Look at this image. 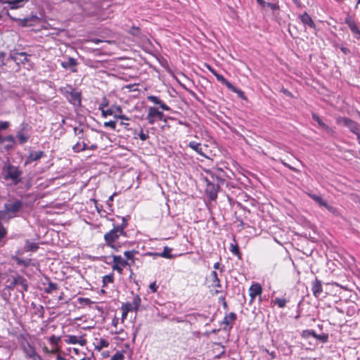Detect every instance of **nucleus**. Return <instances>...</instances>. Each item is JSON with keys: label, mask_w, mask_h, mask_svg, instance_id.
Listing matches in <instances>:
<instances>
[{"label": "nucleus", "mask_w": 360, "mask_h": 360, "mask_svg": "<svg viewBox=\"0 0 360 360\" xmlns=\"http://www.w3.org/2000/svg\"><path fill=\"white\" fill-rule=\"evenodd\" d=\"M25 203L15 197L10 198L4 205V210H0V221H8L19 216Z\"/></svg>", "instance_id": "f257e3e1"}, {"label": "nucleus", "mask_w": 360, "mask_h": 360, "mask_svg": "<svg viewBox=\"0 0 360 360\" xmlns=\"http://www.w3.org/2000/svg\"><path fill=\"white\" fill-rule=\"evenodd\" d=\"M122 221L123 222L121 225L115 226L113 229L106 233L104 236L107 245L115 249L116 251H118V248L120 247L116 245V243L120 236L124 233V229L127 226V223L124 218H122Z\"/></svg>", "instance_id": "f03ea898"}, {"label": "nucleus", "mask_w": 360, "mask_h": 360, "mask_svg": "<svg viewBox=\"0 0 360 360\" xmlns=\"http://www.w3.org/2000/svg\"><path fill=\"white\" fill-rule=\"evenodd\" d=\"M4 180H11L12 184L17 185L22 181V172L18 167L8 162L4 165L2 169Z\"/></svg>", "instance_id": "7ed1b4c3"}, {"label": "nucleus", "mask_w": 360, "mask_h": 360, "mask_svg": "<svg viewBox=\"0 0 360 360\" xmlns=\"http://www.w3.org/2000/svg\"><path fill=\"white\" fill-rule=\"evenodd\" d=\"M60 91L70 103L75 106L81 105V92L76 91L75 89L70 85H67L65 87L60 88Z\"/></svg>", "instance_id": "20e7f679"}, {"label": "nucleus", "mask_w": 360, "mask_h": 360, "mask_svg": "<svg viewBox=\"0 0 360 360\" xmlns=\"http://www.w3.org/2000/svg\"><path fill=\"white\" fill-rule=\"evenodd\" d=\"M335 122L340 126L348 128L354 134L360 131V124L349 117L339 116L335 118Z\"/></svg>", "instance_id": "39448f33"}, {"label": "nucleus", "mask_w": 360, "mask_h": 360, "mask_svg": "<svg viewBox=\"0 0 360 360\" xmlns=\"http://www.w3.org/2000/svg\"><path fill=\"white\" fill-rule=\"evenodd\" d=\"M20 346L27 358L32 360H41V356L37 353L34 347L30 345L26 338H22L20 341Z\"/></svg>", "instance_id": "423d86ee"}, {"label": "nucleus", "mask_w": 360, "mask_h": 360, "mask_svg": "<svg viewBox=\"0 0 360 360\" xmlns=\"http://www.w3.org/2000/svg\"><path fill=\"white\" fill-rule=\"evenodd\" d=\"M127 266H131V263L123 259L120 255H112V269L114 271L122 274L124 268Z\"/></svg>", "instance_id": "0eeeda50"}, {"label": "nucleus", "mask_w": 360, "mask_h": 360, "mask_svg": "<svg viewBox=\"0 0 360 360\" xmlns=\"http://www.w3.org/2000/svg\"><path fill=\"white\" fill-rule=\"evenodd\" d=\"M164 113L155 107H150L146 120L150 124H154L157 120H163Z\"/></svg>", "instance_id": "6e6552de"}, {"label": "nucleus", "mask_w": 360, "mask_h": 360, "mask_svg": "<svg viewBox=\"0 0 360 360\" xmlns=\"http://www.w3.org/2000/svg\"><path fill=\"white\" fill-rule=\"evenodd\" d=\"M30 55H28L25 52H11L9 55V58L13 60L18 65L20 64H25L29 61V57Z\"/></svg>", "instance_id": "1a4fd4ad"}, {"label": "nucleus", "mask_w": 360, "mask_h": 360, "mask_svg": "<svg viewBox=\"0 0 360 360\" xmlns=\"http://www.w3.org/2000/svg\"><path fill=\"white\" fill-rule=\"evenodd\" d=\"M141 300L139 295H136L132 302H127L122 306L126 309L127 311H137L141 304Z\"/></svg>", "instance_id": "9d476101"}, {"label": "nucleus", "mask_w": 360, "mask_h": 360, "mask_svg": "<svg viewBox=\"0 0 360 360\" xmlns=\"http://www.w3.org/2000/svg\"><path fill=\"white\" fill-rule=\"evenodd\" d=\"M236 319L237 316L234 312L226 314L221 322V324L224 325V329L226 330L231 329Z\"/></svg>", "instance_id": "9b49d317"}, {"label": "nucleus", "mask_w": 360, "mask_h": 360, "mask_svg": "<svg viewBox=\"0 0 360 360\" xmlns=\"http://www.w3.org/2000/svg\"><path fill=\"white\" fill-rule=\"evenodd\" d=\"M29 0H11L6 1L5 2L6 6L4 7V9H18L22 8L25 2H27Z\"/></svg>", "instance_id": "f8f14e48"}, {"label": "nucleus", "mask_w": 360, "mask_h": 360, "mask_svg": "<svg viewBox=\"0 0 360 360\" xmlns=\"http://www.w3.org/2000/svg\"><path fill=\"white\" fill-rule=\"evenodd\" d=\"M78 65V63L76 59L72 57H68V60L62 61L60 63V65L66 69V70H71L72 72H76L77 70L75 68V67Z\"/></svg>", "instance_id": "ddd939ff"}, {"label": "nucleus", "mask_w": 360, "mask_h": 360, "mask_svg": "<svg viewBox=\"0 0 360 360\" xmlns=\"http://www.w3.org/2000/svg\"><path fill=\"white\" fill-rule=\"evenodd\" d=\"M7 15L9 16V18L12 20L18 22V25H20L21 27L31 26L32 24H30V22L37 19L36 16H32V18H22V19H21V18H16L13 17L11 15V14L8 11H7Z\"/></svg>", "instance_id": "4468645a"}, {"label": "nucleus", "mask_w": 360, "mask_h": 360, "mask_svg": "<svg viewBox=\"0 0 360 360\" xmlns=\"http://www.w3.org/2000/svg\"><path fill=\"white\" fill-rule=\"evenodd\" d=\"M311 290L313 295L318 298L323 292L322 282L317 278L312 282Z\"/></svg>", "instance_id": "2eb2a0df"}, {"label": "nucleus", "mask_w": 360, "mask_h": 360, "mask_svg": "<svg viewBox=\"0 0 360 360\" xmlns=\"http://www.w3.org/2000/svg\"><path fill=\"white\" fill-rule=\"evenodd\" d=\"M67 344H79L81 346H84L86 344V340L82 336L77 337L76 335H68L67 339L65 340Z\"/></svg>", "instance_id": "dca6fc26"}, {"label": "nucleus", "mask_w": 360, "mask_h": 360, "mask_svg": "<svg viewBox=\"0 0 360 360\" xmlns=\"http://www.w3.org/2000/svg\"><path fill=\"white\" fill-rule=\"evenodd\" d=\"M345 23L348 25L352 32L357 35L356 38L360 39V29L357 27L354 20H352L351 17L348 16L345 18Z\"/></svg>", "instance_id": "f3484780"}, {"label": "nucleus", "mask_w": 360, "mask_h": 360, "mask_svg": "<svg viewBox=\"0 0 360 360\" xmlns=\"http://www.w3.org/2000/svg\"><path fill=\"white\" fill-rule=\"evenodd\" d=\"M262 292V286L259 283H254L249 288V295L251 297V302Z\"/></svg>", "instance_id": "a211bd4d"}, {"label": "nucleus", "mask_w": 360, "mask_h": 360, "mask_svg": "<svg viewBox=\"0 0 360 360\" xmlns=\"http://www.w3.org/2000/svg\"><path fill=\"white\" fill-rule=\"evenodd\" d=\"M300 19L304 25H307L309 27L313 29L316 28V25L314 22L307 12H304L302 15H300Z\"/></svg>", "instance_id": "6ab92c4d"}, {"label": "nucleus", "mask_w": 360, "mask_h": 360, "mask_svg": "<svg viewBox=\"0 0 360 360\" xmlns=\"http://www.w3.org/2000/svg\"><path fill=\"white\" fill-rule=\"evenodd\" d=\"M206 193L212 200H214L217 197V187L213 184L207 183Z\"/></svg>", "instance_id": "aec40b11"}, {"label": "nucleus", "mask_w": 360, "mask_h": 360, "mask_svg": "<svg viewBox=\"0 0 360 360\" xmlns=\"http://www.w3.org/2000/svg\"><path fill=\"white\" fill-rule=\"evenodd\" d=\"M148 100L153 102V103L156 104V105H159L160 107L164 110H167V111H169L170 110V108L167 105L165 104L163 101H162L158 96H148L147 97Z\"/></svg>", "instance_id": "412c9836"}, {"label": "nucleus", "mask_w": 360, "mask_h": 360, "mask_svg": "<svg viewBox=\"0 0 360 360\" xmlns=\"http://www.w3.org/2000/svg\"><path fill=\"white\" fill-rule=\"evenodd\" d=\"M217 79L224 84L229 89L231 90L233 92H237V89L227 79L224 78V77L220 74L216 75Z\"/></svg>", "instance_id": "4be33fe9"}, {"label": "nucleus", "mask_w": 360, "mask_h": 360, "mask_svg": "<svg viewBox=\"0 0 360 360\" xmlns=\"http://www.w3.org/2000/svg\"><path fill=\"white\" fill-rule=\"evenodd\" d=\"M304 333H309V334H311V337H313V338H316L317 340H319L322 342H326L328 341V334L323 333L321 335H317L315 333V331L313 330H304Z\"/></svg>", "instance_id": "5701e85b"}, {"label": "nucleus", "mask_w": 360, "mask_h": 360, "mask_svg": "<svg viewBox=\"0 0 360 360\" xmlns=\"http://www.w3.org/2000/svg\"><path fill=\"white\" fill-rule=\"evenodd\" d=\"M15 282L17 283L16 285L20 288L18 290L20 292L22 293L23 291L27 290L28 286L27 281L24 278L21 276L16 277L15 278Z\"/></svg>", "instance_id": "b1692460"}, {"label": "nucleus", "mask_w": 360, "mask_h": 360, "mask_svg": "<svg viewBox=\"0 0 360 360\" xmlns=\"http://www.w3.org/2000/svg\"><path fill=\"white\" fill-rule=\"evenodd\" d=\"M44 155L42 151L31 153L27 158L26 164L31 163L34 161L39 160Z\"/></svg>", "instance_id": "393cba45"}, {"label": "nucleus", "mask_w": 360, "mask_h": 360, "mask_svg": "<svg viewBox=\"0 0 360 360\" xmlns=\"http://www.w3.org/2000/svg\"><path fill=\"white\" fill-rule=\"evenodd\" d=\"M210 277L212 287L217 288H221V282L216 271H212L211 272Z\"/></svg>", "instance_id": "a878e982"}, {"label": "nucleus", "mask_w": 360, "mask_h": 360, "mask_svg": "<svg viewBox=\"0 0 360 360\" xmlns=\"http://www.w3.org/2000/svg\"><path fill=\"white\" fill-rule=\"evenodd\" d=\"M138 253V251L136 250H127V251H125L124 252V255L126 257V259L127 261H128L129 262L131 263V265L134 264V262H135V255Z\"/></svg>", "instance_id": "bb28decb"}, {"label": "nucleus", "mask_w": 360, "mask_h": 360, "mask_svg": "<svg viewBox=\"0 0 360 360\" xmlns=\"http://www.w3.org/2000/svg\"><path fill=\"white\" fill-rule=\"evenodd\" d=\"M95 348L96 349L100 351L103 348L108 347L109 346V342L104 338H100L99 340H96Z\"/></svg>", "instance_id": "cd10ccee"}, {"label": "nucleus", "mask_w": 360, "mask_h": 360, "mask_svg": "<svg viewBox=\"0 0 360 360\" xmlns=\"http://www.w3.org/2000/svg\"><path fill=\"white\" fill-rule=\"evenodd\" d=\"M188 146L193 150L197 152L198 154L202 155V147L200 143L195 141H191L188 143Z\"/></svg>", "instance_id": "c85d7f7f"}, {"label": "nucleus", "mask_w": 360, "mask_h": 360, "mask_svg": "<svg viewBox=\"0 0 360 360\" xmlns=\"http://www.w3.org/2000/svg\"><path fill=\"white\" fill-rule=\"evenodd\" d=\"M25 248L27 251L34 252L39 248V245L36 243L31 242L30 240H26Z\"/></svg>", "instance_id": "c756f323"}, {"label": "nucleus", "mask_w": 360, "mask_h": 360, "mask_svg": "<svg viewBox=\"0 0 360 360\" xmlns=\"http://www.w3.org/2000/svg\"><path fill=\"white\" fill-rule=\"evenodd\" d=\"M171 251L172 249L170 248L165 246L164 248V251L159 254V257L167 259H172L173 257V255L170 254Z\"/></svg>", "instance_id": "7c9ffc66"}, {"label": "nucleus", "mask_w": 360, "mask_h": 360, "mask_svg": "<svg viewBox=\"0 0 360 360\" xmlns=\"http://www.w3.org/2000/svg\"><path fill=\"white\" fill-rule=\"evenodd\" d=\"M58 288V286L56 283L50 281L48 283V286L44 289V292L51 294L53 290H56Z\"/></svg>", "instance_id": "2f4dec72"}, {"label": "nucleus", "mask_w": 360, "mask_h": 360, "mask_svg": "<svg viewBox=\"0 0 360 360\" xmlns=\"http://www.w3.org/2000/svg\"><path fill=\"white\" fill-rule=\"evenodd\" d=\"M310 197L320 206L323 207L324 205H326V201L324 200L321 196L317 195H310Z\"/></svg>", "instance_id": "473e14b6"}, {"label": "nucleus", "mask_w": 360, "mask_h": 360, "mask_svg": "<svg viewBox=\"0 0 360 360\" xmlns=\"http://www.w3.org/2000/svg\"><path fill=\"white\" fill-rule=\"evenodd\" d=\"M274 304L278 305V307L279 308H284L286 305V303L288 302L287 300L285 299H283V298H279V297H276L275 300H274Z\"/></svg>", "instance_id": "72a5a7b5"}, {"label": "nucleus", "mask_w": 360, "mask_h": 360, "mask_svg": "<svg viewBox=\"0 0 360 360\" xmlns=\"http://www.w3.org/2000/svg\"><path fill=\"white\" fill-rule=\"evenodd\" d=\"M74 134L78 137L79 140L84 139L83 128L77 127H74Z\"/></svg>", "instance_id": "f704fd0d"}, {"label": "nucleus", "mask_w": 360, "mask_h": 360, "mask_svg": "<svg viewBox=\"0 0 360 360\" xmlns=\"http://www.w3.org/2000/svg\"><path fill=\"white\" fill-rule=\"evenodd\" d=\"M114 282V276L112 274L105 275L103 277V285L105 286L108 283H112Z\"/></svg>", "instance_id": "c9c22d12"}, {"label": "nucleus", "mask_w": 360, "mask_h": 360, "mask_svg": "<svg viewBox=\"0 0 360 360\" xmlns=\"http://www.w3.org/2000/svg\"><path fill=\"white\" fill-rule=\"evenodd\" d=\"M17 138L19 141V143L20 144H23L28 141L29 136L25 135V134H22V132H18L17 134Z\"/></svg>", "instance_id": "e433bc0d"}, {"label": "nucleus", "mask_w": 360, "mask_h": 360, "mask_svg": "<svg viewBox=\"0 0 360 360\" xmlns=\"http://www.w3.org/2000/svg\"><path fill=\"white\" fill-rule=\"evenodd\" d=\"M230 251L235 255L238 256V258H240V250H239V248L238 247V245L236 244H231V248H230Z\"/></svg>", "instance_id": "4c0bfd02"}, {"label": "nucleus", "mask_w": 360, "mask_h": 360, "mask_svg": "<svg viewBox=\"0 0 360 360\" xmlns=\"http://www.w3.org/2000/svg\"><path fill=\"white\" fill-rule=\"evenodd\" d=\"M312 118L314 121H316L319 126L321 127L322 129L324 128V127L326 125L322 120L319 117V115H317L316 114H313L312 115Z\"/></svg>", "instance_id": "58836bf2"}, {"label": "nucleus", "mask_w": 360, "mask_h": 360, "mask_svg": "<svg viewBox=\"0 0 360 360\" xmlns=\"http://www.w3.org/2000/svg\"><path fill=\"white\" fill-rule=\"evenodd\" d=\"M1 221H0V241L7 235V229L2 224Z\"/></svg>", "instance_id": "ea45409f"}, {"label": "nucleus", "mask_w": 360, "mask_h": 360, "mask_svg": "<svg viewBox=\"0 0 360 360\" xmlns=\"http://www.w3.org/2000/svg\"><path fill=\"white\" fill-rule=\"evenodd\" d=\"M78 302L80 304H83L85 305H89L92 303V301L89 298H87V297H79Z\"/></svg>", "instance_id": "a19ab883"}, {"label": "nucleus", "mask_w": 360, "mask_h": 360, "mask_svg": "<svg viewBox=\"0 0 360 360\" xmlns=\"http://www.w3.org/2000/svg\"><path fill=\"white\" fill-rule=\"evenodd\" d=\"M323 129L330 136H335V131L328 125L326 124Z\"/></svg>", "instance_id": "79ce46f5"}, {"label": "nucleus", "mask_w": 360, "mask_h": 360, "mask_svg": "<svg viewBox=\"0 0 360 360\" xmlns=\"http://www.w3.org/2000/svg\"><path fill=\"white\" fill-rule=\"evenodd\" d=\"M101 111L102 116L103 117H106L108 115H114V112H115V111L112 109L105 110V108H104L103 110H101Z\"/></svg>", "instance_id": "37998d69"}, {"label": "nucleus", "mask_w": 360, "mask_h": 360, "mask_svg": "<svg viewBox=\"0 0 360 360\" xmlns=\"http://www.w3.org/2000/svg\"><path fill=\"white\" fill-rule=\"evenodd\" d=\"M124 358L122 353L117 352L112 357L110 360H123Z\"/></svg>", "instance_id": "c03bdc74"}, {"label": "nucleus", "mask_w": 360, "mask_h": 360, "mask_svg": "<svg viewBox=\"0 0 360 360\" xmlns=\"http://www.w3.org/2000/svg\"><path fill=\"white\" fill-rule=\"evenodd\" d=\"M279 161H280V162H281V164H283L285 167H288V169H290V170H292V171H293V172H300V171H299L297 169H296L295 167H292V166L290 165L289 164H288L287 162H285L283 160L280 159V160H279Z\"/></svg>", "instance_id": "a18cd8bd"}, {"label": "nucleus", "mask_w": 360, "mask_h": 360, "mask_svg": "<svg viewBox=\"0 0 360 360\" xmlns=\"http://www.w3.org/2000/svg\"><path fill=\"white\" fill-rule=\"evenodd\" d=\"M138 136L141 141H146L149 138L148 132H144L142 129L141 130Z\"/></svg>", "instance_id": "49530a36"}, {"label": "nucleus", "mask_w": 360, "mask_h": 360, "mask_svg": "<svg viewBox=\"0 0 360 360\" xmlns=\"http://www.w3.org/2000/svg\"><path fill=\"white\" fill-rule=\"evenodd\" d=\"M103 125L105 127H110L112 129L115 130V127H116V122L115 121L105 122H104Z\"/></svg>", "instance_id": "de8ad7c7"}, {"label": "nucleus", "mask_w": 360, "mask_h": 360, "mask_svg": "<svg viewBox=\"0 0 360 360\" xmlns=\"http://www.w3.org/2000/svg\"><path fill=\"white\" fill-rule=\"evenodd\" d=\"M72 150H74V152H75V153L82 152V143H80L79 141H78L77 143H75V144L72 146Z\"/></svg>", "instance_id": "09e8293b"}, {"label": "nucleus", "mask_w": 360, "mask_h": 360, "mask_svg": "<svg viewBox=\"0 0 360 360\" xmlns=\"http://www.w3.org/2000/svg\"><path fill=\"white\" fill-rule=\"evenodd\" d=\"M266 6L270 8L272 11L279 10V6L276 3H266Z\"/></svg>", "instance_id": "8fccbe9b"}, {"label": "nucleus", "mask_w": 360, "mask_h": 360, "mask_svg": "<svg viewBox=\"0 0 360 360\" xmlns=\"http://www.w3.org/2000/svg\"><path fill=\"white\" fill-rule=\"evenodd\" d=\"M108 102L105 98H103V102L99 105L98 110H103L106 106H108Z\"/></svg>", "instance_id": "3c124183"}, {"label": "nucleus", "mask_w": 360, "mask_h": 360, "mask_svg": "<svg viewBox=\"0 0 360 360\" xmlns=\"http://www.w3.org/2000/svg\"><path fill=\"white\" fill-rule=\"evenodd\" d=\"M121 309L122 311V321L124 322V321L127 319V314L129 312V311H126V309L124 307H123L122 306L121 307Z\"/></svg>", "instance_id": "603ef678"}, {"label": "nucleus", "mask_w": 360, "mask_h": 360, "mask_svg": "<svg viewBox=\"0 0 360 360\" xmlns=\"http://www.w3.org/2000/svg\"><path fill=\"white\" fill-rule=\"evenodd\" d=\"M6 57V53L4 52H0V65H5L6 63L4 61Z\"/></svg>", "instance_id": "864d4df0"}, {"label": "nucleus", "mask_w": 360, "mask_h": 360, "mask_svg": "<svg viewBox=\"0 0 360 360\" xmlns=\"http://www.w3.org/2000/svg\"><path fill=\"white\" fill-rule=\"evenodd\" d=\"M158 286L156 284V282H153L150 284L149 288L153 292H156L158 290Z\"/></svg>", "instance_id": "5fc2aeb1"}, {"label": "nucleus", "mask_w": 360, "mask_h": 360, "mask_svg": "<svg viewBox=\"0 0 360 360\" xmlns=\"http://www.w3.org/2000/svg\"><path fill=\"white\" fill-rule=\"evenodd\" d=\"M8 126H9L8 122H0V131L7 129L8 127Z\"/></svg>", "instance_id": "6e6d98bb"}, {"label": "nucleus", "mask_w": 360, "mask_h": 360, "mask_svg": "<svg viewBox=\"0 0 360 360\" xmlns=\"http://www.w3.org/2000/svg\"><path fill=\"white\" fill-rule=\"evenodd\" d=\"M17 283L15 282V278L13 279V281L10 283L9 285H6V288L8 290H13V288L16 285Z\"/></svg>", "instance_id": "4d7b16f0"}, {"label": "nucleus", "mask_w": 360, "mask_h": 360, "mask_svg": "<svg viewBox=\"0 0 360 360\" xmlns=\"http://www.w3.org/2000/svg\"><path fill=\"white\" fill-rule=\"evenodd\" d=\"M114 117L117 119H120L122 120H129V118L124 115H117V114H115L114 115Z\"/></svg>", "instance_id": "13d9d810"}, {"label": "nucleus", "mask_w": 360, "mask_h": 360, "mask_svg": "<svg viewBox=\"0 0 360 360\" xmlns=\"http://www.w3.org/2000/svg\"><path fill=\"white\" fill-rule=\"evenodd\" d=\"M323 207L333 213H335L336 212V210L333 207L329 205L327 202L326 205H324Z\"/></svg>", "instance_id": "bf43d9fd"}, {"label": "nucleus", "mask_w": 360, "mask_h": 360, "mask_svg": "<svg viewBox=\"0 0 360 360\" xmlns=\"http://www.w3.org/2000/svg\"><path fill=\"white\" fill-rule=\"evenodd\" d=\"M89 41L92 42L95 44H98L99 43L103 42V40L96 39V38H94V39H89Z\"/></svg>", "instance_id": "052dcab7"}, {"label": "nucleus", "mask_w": 360, "mask_h": 360, "mask_svg": "<svg viewBox=\"0 0 360 360\" xmlns=\"http://www.w3.org/2000/svg\"><path fill=\"white\" fill-rule=\"evenodd\" d=\"M207 69L216 77V75H218L219 74L217 72V71L212 68L210 65H207Z\"/></svg>", "instance_id": "680f3d73"}, {"label": "nucleus", "mask_w": 360, "mask_h": 360, "mask_svg": "<svg viewBox=\"0 0 360 360\" xmlns=\"http://www.w3.org/2000/svg\"><path fill=\"white\" fill-rule=\"evenodd\" d=\"M207 69L216 77V75H218L219 74L217 72V71L212 68L210 65H207Z\"/></svg>", "instance_id": "e2e57ef3"}, {"label": "nucleus", "mask_w": 360, "mask_h": 360, "mask_svg": "<svg viewBox=\"0 0 360 360\" xmlns=\"http://www.w3.org/2000/svg\"><path fill=\"white\" fill-rule=\"evenodd\" d=\"M207 69L216 77V75H218L219 74L217 72V71L212 68L210 65H207Z\"/></svg>", "instance_id": "0e129e2a"}, {"label": "nucleus", "mask_w": 360, "mask_h": 360, "mask_svg": "<svg viewBox=\"0 0 360 360\" xmlns=\"http://www.w3.org/2000/svg\"><path fill=\"white\" fill-rule=\"evenodd\" d=\"M207 69L216 77V75H218L219 74L217 72V71L212 68L210 65H207Z\"/></svg>", "instance_id": "69168bd1"}, {"label": "nucleus", "mask_w": 360, "mask_h": 360, "mask_svg": "<svg viewBox=\"0 0 360 360\" xmlns=\"http://www.w3.org/2000/svg\"><path fill=\"white\" fill-rule=\"evenodd\" d=\"M50 341L52 344H57L58 342L59 341V338H56L55 337V335H52L51 338H50Z\"/></svg>", "instance_id": "338daca9"}, {"label": "nucleus", "mask_w": 360, "mask_h": 360, "mask_svg": "<svg viewBox=\"0 0 360 360\" xmlns=\"http://www.w3.org/2000/svg\"><path fill=\"white\" fill-rule=\"evenodd\" d=\"M89 150L88 143L86 142L83 141L82 143V151H84V150Z\"/></svg>", "instance_id": "774afa93"}]
</instances>
